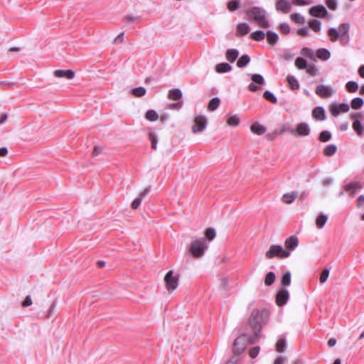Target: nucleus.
Wrapping results in <instances>:
<instances>
[{"label": "nucleus", "instance_id": "f257e3e1", "mask_svg": "<svg viewBox=\"0 0 364 364\" xmlns=\"http://www.w3.org/2000/svg\"><path fill=\"white\" fill-rule=\"evenodd\" d=\"M269 318V312L265 309H255L252 311L249 319L250 325L254 332L255 338L258 337L262 325L264 324Z\"/></svg>", "mask_w": 364, "mask_h": 364}, {"label": "nucleus", "instance_id": "f03ea898", "mask_svg": "<svg viewBox=\"0 0 364 364\" xmlns=\"http://www.w3.org/2000/svg\"><path fill=\"white\" fill-rule=\"evenodd\" d=\"M246 13L249 19L255 21L259 27L267 28L270 26L267 18V13L264 9L254 6L249 9Z\"/></svg>", "mask_w": 364, "mask_h": 364}, {"label": "nucleus", "instance_id": "7ed1b4c3", "mask_svg": "<svg viewBox=\"0 0 364 364\" xmlns=\"http://www.w3.org/2000/svg\"><path fill=\"white\" fill-rule=\"evenodd\" d=\"M257 338L248 336L247 334H242L238 336L233 343L232 351L235 355L239 356L244 352L246 346L249 343H252Z\"/></svg>", "mask_w": 364, "mask_h": 364}, {"label": "nucleus", "instance_id": "20e7f679", "mask_svg": "<svg viewBox=\"0 0 364 364\" xmlns=\"http://www.w3.org/2000/svg\"><path fill=\"white\" fill-rule=\"evenodd\" d=\"M208 248L206 240L203 237L194 240L189 248L190 253L196 258H200Z\"/></svg>", "mask_w": 364, "mask_h": 364}, {"label": "nucleus", "instance_id": "39448f33", "mask_svg": "<svg viewBox=\"0 0 364 364\" xmlns=\"http://www.w3.org/2000/svg\"><path fill=\"white\" fill-rule=\"evenodd\" d=\"M290 256L289 251L284 250L279 245H272L269 247V249L266 252L265 257L267 259H272L274 257H278L279 259L287 258Z\"/></svg>", "mask_w": 364, "mask_h": 364}, {"label": "nucleus", "instance_id": "423d86ee", "mask_svg": "<svg viewBox=\"0 0 364 364\" xmlns=\"http://www.w3.org/2000/svg\"><path fill=\"white\" fill-rule=\"evenodd\" d=\"M288 132L295 136H306L311 133V128L306 122H299L296 124V128L289 129Z\"/></svg>", "mask_w": 364, "mask_h": 364}, {"label": "nucleus", "instance_id": "0eeeda50", "mask_svg": "<svg viewBox=\"0 0 364 364\" xmlns=\"http://www.w3.org/2000/svg\"><path fill=\"white\" fill-rule=\"evenodd\" d=\"M166 288L168 291H174L178 285V277L173 275L172 270L168 271L164 277Z\"/></svg>", "mask_w": 364, "mask_h": 364}, {"label": "nucleus", "instance_id": "6e6552de", "mask_svg": "<svg viewBox=\"0 0 364 364\" xmlns=\"http://www.w3.org/2000/svg\"><path fill=\"white\" fill-rule=\"evenodd\" d=\"M349 30L350 24L348 23H341L338 28L340 36H341L340 42L343 46H346L349 41Z\"/></svg>", "mask_w": 364, "mask_h": 364}, {"label": "nucleus", "instance_id": "1a4fd4ad", "mask_svg": "<svg viewBox=\"0 0 364 364\" xmlns=\"http://www.w3.org/2000/svg\"><path fill=\"white\" fill-rule=\"evenodd\" d=\"M207 125V119L204 116H197L194 119V124L192 126V132L195 134L203 132Z\"/></svg>", "mask_w": 364, "mask_h": 364}, {"label": "nucleus", "instance_id": "9d476101", "mask_svg": "<svg viewBox=\"0 0 364 364\" xmlns=\"http://www.w3.org/2000/svg\"><path fill=\"white\" fill-rule=\"evenodd\" d=\"M333 92L334 91L331 86L324 85L317 86L315 90V93L322 98L330 97L333 95Z\"/></svg>", "mask_w": 364, "mask_h": 364}, {"label": "nucleus", "instance_id": "9b49d317", "mask_svg": "<svg viewBox=\"0 0 364 364\" xmlns=\"http://www.w3.org/2000/svg\"><path fill=\"white\" fill-rule=\"evenodd\" d=\"M349 109V105L346 103L333 104L330 107V112L333 117H337L341 112H348Z\"/></svg>", "mask_w": 364, "mask_h": 364}, {"label": "nucleus", "instance_id": "f8f14e48", "mask_svg": "<svg viewBox=\"0 0 364 364\" xmlns=\"http://www.w3.org/2000/svg\"><path fill=\"white\" fill-rule=\"evenodd\" d=\"M309 12L311 16L317 18H323L328 14L326 9L323 5L312 6Z\"/></svg>", "mask_w": 364, "mask_h": 364}, {"label": "nucleus", "instance_id": "ddd939ff", "mask_svg": "<svg viewBox=\"0 0 364 364\" xmlns=\"http://www.w3.org/2000/svg\"><path fill=\"white\" fill-rule=\"evenodd\" d=\"M289 298V294L287 289H281L276 295V303L278 306H282L287 304Z\"/></svg>", "mask_w": 364, "mask_h": 364}, {"label": "nucleus", "instance_id": "4468645a", "mask_svg": "<svg viewBox=\"0 0 364 364\" xmlns=\"http://www.w3.org/2000/svg\"><path fill=\"white\" fill-rule=\"evenodd\" d=\"M363 187V183H362L359 181H354V182H351V183L346 184L344 186V190L346 192H348L350 195L353 196L355 195V193L358 191L362 189Z\"/></svg>", "mask_w": 364, "mask_h": 364}, {"label": "nucleus", "instance_id": "2eb2a0df", "mask_svg": "<svg viewBox=\"0 0 364 364\" xmlns=\"http://www.w3.org/2000/svg\"><path fill=\"white\" fill-rule=\"evenodd\" d=\"M299 245V239L295 235H291L287 237L284 242V246L286 247V250L289 251L291 253V251L294 250Z\"/></svg>", "mask_w": 364, "mask_h": 364}, {"label": "nucleus", "instance_id": "dca6fc26", "mask_svg": "<svg viewBox=\"0 0 364 364\" xmlns=\"http://www.w3.org/2000/svg\"><path fill=\"white\" fill-rule=\"evenodd\" d=\"M275 8L277 11L284 14H288L291 9V4L287 0H277Z\"/></svg>", "mask_w": 364, "mask_h": 364}, {"label": "nucleus", "instance_id": "f3484780", "mask_svg": "<svg viewBox=\"0 0 364 364\" xmlns=\"http://www.w3.org/2000/svg\"><path fill=\"white\" fill-rule=\"evenodd\" d=\"M53 75L56 77H64L71 80L75 77V73L71 70H56L54 71Z\"/></svg>", "mask_w": 364, "mask_h": 364}, {"label": "nucleus", "instance_id": "a211bd4d", "mask_svg": "<svg viewBox=\"0 0 364 364\" xmlns=\"http://www.w3.org/2000/svg\"><path fill=\"white\" fill-rule=\"evenodd\" d=\"M312 117L316 119L323 121L326 119L325 110L322 107H316L312 110Z\"/></svg>", "mask_w": 364, "mask_h": 364}, {"label": "nucleus", "instance_id": "6ab92c4d", "mask_svg": "<svg viewBox=\"0 0 364 364\" xmlns=\"http://www.w3.org/2000/svg\"><path fill=\"white\" fill-rule=\"evenodd\" d=\"M250 31L249 25L246 23H240L237 26L236 34L237 36H242L247 34Z\"/></svg>", "mask_w": 364, "mask_h": 364}, {"label": "nucleus", "instance_id": "aec40b11", "mask_svg": "<svg viewBox=\"0 0 364 364\" xmlns=\"http://www.w3.org/2000/svg\"><path fill=\"white\" fill-rule=\"evenodd\" d=\"M238 55L239 51L235 48L228 49L225 53V58L230 63L235 62Z\"/></svg>", "mask_w": 364, "mask_h": 364}, {"label": "nucleus", "instance_id": "412c9836", "mask_svg": "<svg viewBox=\"0 0 364 364\" xmlns=\"http://www.w3.org/2000/svg\"><path fill=\"white\" fill-rule=\"evenodd\" d=\"M251 132L257 135H262L266 132V127L259 123H254L250 127Z\"/></svg>", "mask_w": 364, "mask_h": 364}, {"label": "nucleus", "instance_id": "4be33fe9", "mask_svg": "<svg viewBox=\"0 0 364 364\" xmlns=\"http://www.w3.org/2000/svg\"><path fill=\"white\" fill-rule=\"evenodd\" d=\"M316 57L321 60H327L331 57V53L326 48H319L316 52Z\"/></svg>", "mask_w": 364, "mask_h": 364}, {"label": "nucleus", "instance_id": "5701e85b", "mask_svg": "<svg viewBox=\"0 0 364 364\" xmlns=\"http://www.w3.org/2000/svg\"><path fill=\"white\" fill-rule=\"evenodd\" d=\"M232 66L227 63H221L215 66V71L218 73H225L230 72Z\"/></svg>", "mask_w": 364, "mask_h": 364}, {"label": "nucleus", "instance_id": "b1692460", "mask_svg": "<svg viewBox=\"0 0 364 364\" xmlns=\"http://www.w3.org/2000/svg\"><path fill=\"white\" fill-rule=\"evenodd\" d=\"M182 97V92L180 89L176 88L170 90L168 92V98L172 100H178Z\"/></svg>", "mask_w": 364, "mask_h": 364}, {"label": "nucleus", "instance_id": "393cba45", "mask_svg": "<svg viewBox=\"0 0 364 364\" xmlns=\"http://www.w3.org/2000/svg\"><path fill=\"white\" fill-rule=\"evenodd\" d=\"M296 197H297V193L291 192L289 193L284 194L282 200L284 203L291 204L294 201V200L296 199Z\"/></svg>", "mask_w": 364, "mask_h": 364}, {"label": "nucleus", "instance_id": "a878e982", "mask_svg": "<svg viewBox=\"0 0 364 364\" xmlns=\"http://www.w3.org/2000/svg\"><path fill=\"white\" fill-rule=\"evenodd\" d=\"M266 36L267 42L271 45L277 43L279 40V36L274 31H268Z\"/></svg>", "mask_w": 364, "mask_h": 364}, {"label": "nucleus", "instance_id": "bb28decb", "mask_svg": "<svg viewBox=\"0 0 364 364\" xmlns=\"http://www.w3.org/2000/svg\"><path fill=\"white\" fill-rule=\"evenodd\" d=\"M328 220V216L326 215L321 214L316 219V225L318 229H321L324 227L325 224Z\"/></svg>", "mask_w": 364, "mask_h": 364}, {"label": "nucleus", "instance_id": "cd10ccee", "mask_svg": "<svg viewBox=\"0 0 364 364\" xmlns=\"http://www.w3.org/2000/svg\"><path fill=\"white\" fill-rule=\"evenodd\" d=\"M220 100L219 97H215L210 100L208 105V109L209 111H215L220 105Z\"/></svg>", "mask_w": 364, "mask_h": 364}, {"label": "nucleus", "instance_id": "c85d7f7f", "mask_svg": "<svg viewBox=\"0 0 364 364\" xmlns=\"http://www.w3.org/2000/svg\"><path fill=\"white\" fill-rule=\"evenodd\" d=\"M287 80L291 90H298L299 88V83L295 77L292 75H288Z\"/></svg>", "mask_w": 364, "mask_h": 364}, {"label": "nucleus", "instance_id": "c756f323", "mask_svg": "<svg viewBox=\"0 0 364 364\" xmlns=\"http://www.w3.org/2000/svg\"><path fill=\"white\" fill-rule=\"evenodd\" d=\"M291 20L296 24H304L305 18L299 13H294L290 16Z\"/></svg>", "mask_w": 364, "mask_h": 364}, {"label": "nucleus", "instance_id": "7c9ffc66", "mask_svg": "<svg viewBox=\"0 0 364 364\" xmlns=\"http://www.w3.org/2000/svg\"><path fill=\"white\" fill-rule=\"evenodd\" d=\"M328 34L329 36L330 40L332 42L337 41L341 36L338 29L335 28H331L328 31Z\"/></svg>", "mask_w": 364, "mask_h": 364}, {"label": "nucleus", "instance_id": "2f4dec72", "mask_svg": "<svg viewBox=\"0 0 364 364\" xmlns=\"http://www.w3.org/2000/svg\"><path fill=\"white\" fill-rule=\"evenodd\" d=\"M146 92V89L144 87H138L131 90V93L136 97H141L145 95Z\"/></svg>", "mask_w": 364, "mask_h": 364}, {"label": "nucleus", "instance_id": "473e14b6", "mask_svg": "<svg viewBox=\"0 0 364 364\" xmlns=\"http://www.w3.org/2000/svg\"><path fill=\"white\" fill-rule=\"evenodd\" d=\"M250 61V58L247 54L242 55L237 62V66L238 68H244Z\"/></svg>", "mask_w": 364, "mask_h": 364}, {"label": "nucleus", "instance_id": "72a5a7b5", "mask_svg": "<svg viewBox=\"0 0 364 364\" xmlns=\"http://www.w3.org/2000/svg\"><path fill=\"white\" fill-rule=\"evenodd\" d=\"M321 22L318 20L311 19L309 21V27L316 33H318L321 30Z\"/></svg>", "mask_w": 364, "mask_h": 364}, {"label": "nucleus", "instance_id": "f704fd0d", "mask_svg": "<svg viewBox=\"0 0 364 364\" xmlns=\"http://www.w3.org/2000/svg\"><path fill=\"white\" fill-rule=\"evenodd\" d=\"M145 117L150 122H155L158 119L159 115L155 110L149 109L146 112Z\"/></svg>", "mask_w": 364, "mask_h": 364}, {"label": "nucleus", "instance_id": "c9c22d12", "mask_svg": "<svg viewBox=\"0 0 364 364\" xmlns=\"http://www.w3.org/2000/svg\"><path fill=\"white\" fill-rule=\"evenodd\" d=\"M353 129L357 133L358 135H362L363 134L364 127L359 120H355L353 123Z\"/></svg>", "mask_w": 364, "mask_h": 364}, {"label": "nucleus", "instance_id": "e433bc0d", "mask_svg": "<svg viewBox=\"0 0 364 364\" xmlns=\"http://www.w3.org/2000/svg\"><path fill=\"white\" fill-rule=\"evenodd\" d=\"M337 151V147L334 144L328 145L323 150V154L326 156H333Z\"/></svg>", "mask_w": 364, "mask_h": 364}, {"label": "nucleus", "instance_id": "4c0bfd02", "mask_svg": "<svg viewBox=\"0 0 364 364\" xmlns=\"http://www.w3.org/2000/svg\"><path fill=\"white\" fill-rule=\"evenodd\" d=\"M265 37V33L262 31H256L251 33V38L255 41H262Z\"/></svg>", "mask_w": 364, "mask_h": 364}, {"label": "nucleus", "instance_id": "58836bf2", "mask_svg": "<svg viewBox=\"0 0 364 364\" xmlns=\"http://www.w3.org/2000/svg\"><path fill=\"white\" fill-rule=\"evenodd\" d=\"M295 66L300 70L305 69L307 68V62L303 58L298 57L295 60Z\"/></svg>", "mask_w": 364, "mask_h": 364}, {"label": "nucleus", "instance_id": "ea45409f", "mask_svg": "<svg viewBox=\"0 0 364 364\" xmlns=\"http://www.w3.org/2000/svg\"><path fill=\"white\" fill-rule=\"evenodd\" d=\"M363 105V100L361 97L353 98L351 101V107L353 109H360Z\"/></svg>", "mask_w": 364, "mask_h": 364}, {"label": "nucleus", "instance_id": "a19ab883", "mask_svg": "<svg viewBox=\"0 0 364 364\" xmlns=\"http://www.w3.org/2000/svg\"><path fill=\"white\" fill-rule=\"evenodd\" d=\"M263 97L266 100H267L273 104H276L277 102V97L274 96V95L272 92H270L269 90H267L264 92Z\"/></svg>", "mask_w": 364, "mask_h": 364}, {"label": "nucleus", "instance_id": "79ce46f5", "mask_svg": "<svg viewBox=\"0 0 364 364\" xmlns=\"http://www.w3.org/2000/svg\"><path fill=\"white\" fill-rule=\"evenodd\" d=\"M240 3L239 0H231L228 2L227 6L229 11H235L239 9Z\"/></svg>", "mask_w": 364, "mask_h": 364}, {"label": "nucleus", "instance_id": "37998d69", "mask_svg": "<svg viewBox=\"0 0 364 364\" xmlns=\"http://www.w3.org/2000/svg\"><path fill=\"white\" fill-rule=\"evenodd\" d=\"M275 280V274L272 272H269L266 274L264 284L266 286H271Z\"/></svg>", "mask_w": 364, "mask_h": 364}, {"label": "nucleus", "instance_id": "c03bdc74", "mask_svg": "<svg viewBox=\"0 0 364 364\" xmlns=\"http://www.w3.org/2000/svg\"><path fill=\"white\" fill-rule=\"evenodd\" d=\"M346 88L349 92H355L358 89V85L356 82L349 81L346 83Z\"/></svg>", "mask_w": 364, "mask_h": 364}, {"label": "nucleus", "instance_id": "a18cd8bd", "mask_svg": "<svg viewBox=\"0 0 364 364\" xmlns=\"http://www.w3.org/2000/svg\"><path fill=\"white\" fill-rule=\"evenodd\" d=\"M281 283L283 286H289L291 284V273L287 271L282 277Z\"/></svg>", "mask_w": 364, "mask_h": 364}, {"label": "nucleus", "instance_id": "49530a36", "mask_svg": "<svg viewBox=\"0 0 364 364\" xmlns=\"http://www.w3.org/2000/svg\"><path fill=\"white\" fill-rule=\"evenodd\" d=\"M301 54L311 60H314V55L313 50L307 47H304L301 50Z\"/></svg>", "mask_w": 364, "mask_h": 364}, {"label": "nucleus", "instance_id": "de8ad7c7", "mask_svg": "<svg viewBox=\"0 0 364 364\" xmlns=\"http://www.w3.org/2000/svg\"><path fill=\"white\" fill-rule=\"evenodd\" d=\"M318 139L322 142H327L331 139V134L328 131H323L320 133Z\"/></svg>", "mask_w": 364, "mask_h": 364}, {"label": "nucleus", "instance_id": "09e8293b", "mask_svg": "<svg viewBox=\"0 0 364 364\" xmlns=\"http://www.w3.org/2000/svg\"><path fill=\"white\" fill-rule=\"evenodd\" d=\"M149 138L151 143V148L154 150H156L157 149V143H158L157 136L153 132H149Z\"/></svg>", "mask_w": 364, "mask_h": 364}, {"label": "nucleus", "instance_id": "8fccbe9b", "mask_svg": "<svg viewBox=\"0 0 364 364\" xmlns=\"http://www.w3.org/2000/svg\"><path fill=\"white\" fill-rule=\"evenodd\" d=\"M240 123V118L237 115H232L228 117V124L230 126L235 127L237 126Z\"/></svg>", "mask_w": 364, "mask_h": 364}, {"label": "nucleus", "instance_id": "3c124183", "mask_svg": "<svg viewBox=\"0 0 364 364\" xmlns=\"http://www.w3.org/2000/svg\"><path fill=\"white\" fill-rule=\"evenodd\" d=\"M251 79H252V82L255 83H257L259 85L264 84V80L260 74H253L251 77Z\"/></svg>", "mask_w": 364, "mask_h": 364}, {"label": "nucleus", "instance_id": "603ef678", "mask_svg": "<svg viewBox=\"0 0 364 364\" xmlns=\"http://www.w3.org/2000/svg\"><path fill=\"white\" fill-rule=\"evenodd\" d=\"M285 348H286L285 340L283 338L279 339L277 343V350L278 352L282 353V352L284 351Z\"/></svg>", "mask_w": 364, "mask_h": 364}, {"label": "nucleus", "instance_id": "864d4df0", "mask_svg": "<svg viewBox=\"0 0 364 364\" xmlns=\"http://www.w3.org/2000/svg\"><path fill=\"white\" fill-rule=\"evenodd\" d=\"M215 230L213 228H209L205 232V235L209 240H213L215 237Z\"/></svg>", "mask_w": 364, "mask_h": 364}, {"label": "nucleus", "instance_id": "5fc2aeb1", "mask_svg": "<svg viewBox=\"0 0 364 364\" xmlns=\"http://www.w3.org/2000/svg\"><path fill=\"white\" fill-rule=\"evenodd\" d=\"M306 73L311 76H316L318 73V70L314 65H311L306 68Z\"/></svg>", "mask_w": 364, "mask_h": 364}, {"label": "nucleus", "instance_id": "6e6d98bb", "mask_svg": "<svg viewBox=\"0 0 364 364\" xmlns=\"http://www.w3.org/2000/svg\"><path fill=\"white\" fill-rule=\"evenodd\" d=\"M279 31L284 34H288L290 32V27L288 23H282L279 25Z\"/></svg>", "mask_w": 364, "mask_h": 364}, {"label": "nucleus", "instance_id": "4d7b16f0", "mask_svg": "<svg viewBox=\"0 0 364 364\" xmlns=\"http://www.w3.org/2000/svg\"><path fill=\"white\" fill-rule=\"evenodd\" d=\"M328 275H329V269H323L320 275V282L322 284L326 282L328 277Z\"/></svg>", "mask_w": 364, "mask_h": 364}, {"label": "nucleus", "instance_id": "13d9d810", "mask_svg": "<svg viewBox=\"0 0 364 364\" xmlns=\"http://www.w3.org/2000/svg\"><path fill=\"white\" fill-rule=\"evenodd\" d=\"M326 4L329 9L336 10L337 9V1L336 0H326Z\"/></svg>", "mask_w": 364, "mask_h": 364}, {"label": "nucleus", "instance_id": "bf43d9fd", "mask_svg": "<svg viewBox=\"0 0 364 364\" xmlns=\"http://www.w3.org/2000/svg\"><path fill=\"white\" fill-rule=\"evenodd\" d=\"M259 352V347H253L249 351V355L252 358H256Z\"/></svg>", "mask_w": 364, "mask_h": 364}, {"label": "nucleus", "instance_id": "052dcab7", "mask_svg": "<svg viewBox=\"0 0 364 364\" xmlns=\"http://www.w3.org/2000/svg\"><path fill=\"white\" fill-rule=\"evenodd\" d=\"M142 198L141 197L136 198L134 200V201L132 203V208L133 209H136L139 208L141 203Z\"/></svg>", "mask_w": 364, "mask_h": 364}, {"label": "nucleus", "instance_id": "680f3d73", "mask_svg": "<svg viewBox=\"0 0 364 364\" xmlns=\"http://www.w3.org/2000/svg\"><path fill=\"white\" fill-rule=\"evenodd\" d=\"M297 33L301 36H306L309 35V28L307 27L299 28L297 31Z\"/></svg>", "mask_w": 364, "mask_h": 364}, {"label": "nucleus", "instance_id": "e2e57ef3", "mask_svg": "<svg viewBox=\"0 0 364 364\" xmlns=\"http://www.w3.org/2000/svg\"><path fill=\"white\" fill-rule=\"evenodd\" d=\"M291 3L295 6H304L309 4L306 0H292Z\"/></svg>", "mask_w": 364, "mask_h": 364}, {"label": "nucleus", "instance_id": "0e129e2a", "mask_svg": "<svg viewBox=\"0 0 364 364\" xmlns=\"http://www.w3.org/2000/svg\"><path fill=\"white\" fill-rule=\"evenodd\" d=\"M32 304V300L30 296H27L22 303V306L24 307L29 306Z\"/></svg>", "mask_w": 364, "mask_h": 364}, {"label": "nucleus", "instance_id": "69168bd1", "mask_svg": "<svg viewBox=\"0 0 364 364\" xmlns=\"http://www.w3.org/2000/svg\"><path fill=\"white\" fill-rule=\"evenodd\" d=\"M102 152V147H100V146H95L94 149H93V151H92V155L93 156H98L99 154H100Z\"/></svg>", "mask_w": 364, "mask_h": 364}, {"label": "nucleus", "instance_id": "338daca9", "mask_svg": "<svg viewBox=\"0 0 364 364\" xmlns=\"http://www.w3.org/2000/svg\"><path fill=\"white\" fill-rule=\"evenodd\" d=\"M333 182V178L329 177V178H324L322 181V184L323 186H328L331 185Z\"/></svg>", "mask_w": 364, "mask_h": 364}, {"label": "nucleus", "instance_id": "774afa93", "mask_svg": "<svg viewBox=\"0 0 364 364\" xmlns=\"http://www.w3.org/2000/svg\"><path fill=\"white\" fill-rule=\"evenodd\" d=\"M238 361V356L234 355L229 360H228L225 364H237Z\"/></svg>", "mask_w": 364, "mask_h": 364}]
</instances>
